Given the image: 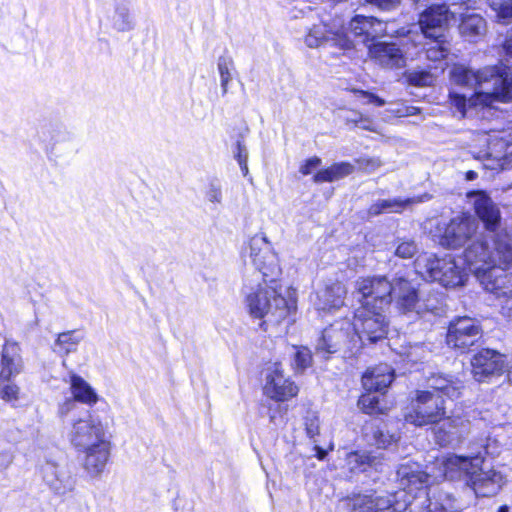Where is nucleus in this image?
Here are the masks:
<instances>
[{"label": "nucleus", "mask_w": 512, "mask_h": 512, "mask_svg": "<svg viewBox=\"0 0 512 512\" xmlns=\"http://www.w3.org/2000/svg\"><path fill=\"white\" fill-rule=\"evenodd\" d=\"M255 270L245 277L242 295L249 315L263 324H279L295 310V302L281 294V268L277 254L264 233H257L246 248Z\"/></svg>", "instance_id": "nucleus-1"}, {"label": "nucleus", "mask_w": 512, "mask_h": 512, "mask_svg": "<svg viewBox=\"0 0 512 512\" xmlns=\"http://www.w3.org/2000/svg\"><path fill=\"white\" fill-rule=\"evenodd\" d=\"M450 75L455 84L475 90L469 98L456 92L450 93L451 106L460 117L477 115L480 109L490 108L495 102L512 101V72L506 67L492 66L473 70L456 65Z\"/></svg>", "instance_id": "nucleus-2"}, {"label": "nucleus", "mask_w": 512, "mask_h": 512, "mask_svg": "<svg viewBox=\"0 0 512 512\" xmlns=\"http://www.w3.org/2000/svg\"><path fill=\"white\" fill-rule=\"evenodd\" d=\"M107 419L95 411L74 420L69 432L71 445L83 454L82 466L91 478H98L104 472L111 455V438Z\"/></svg>", "instance_id": "nucleus-3"}, {"label": "nucleus", "mask_w": 512, "mask_h": 512, "mask_svg": "<svg viewBox=\"0 0 512 512\" xmlns=\"http://www.w3.org/2000/svg\"><path fill=\"white\" fill-rule=\"evenodd\" d=\"M487 237L489 236L478 234L465 247L464 261L483 288L498 301L501 313L512 317V274L494 269V254Z\"/></svg>", "instance_id": "nucleus-4"}, {"label": "nucleus", "mask_w": 512, "mask_h": 512, "mask_svg": "<svg viewBox=\"0 0 512 512\" xmlns=\"http://www.w3.org/2000/svg\"><path fill=\"white\" fill-rule=\"evenodd\" d=\"M441 470L437 475H431L422 471L419 465L415 463L401 464L397 470V476L400 486L403 487L407 494H412V501L415 503L413 509L417 507V500L424 498L427 505L422 512H460L461 507L456 498L443 489H435L432 493H428L426 489L434 481L443 476V466L440 464Z\"/></svg>", "instance_id": "nucleus-5"}, {"label": "nucleus", "mask_w": 512, "mask_h": 512, "mask_svg": "<svg viewBox=\"0 0 512 512\" xmlns=\"http://www.w3.org/2000/svg\"><path fill=\"white\" fill-rule=\"evenodd\" d=\"M443 476L454 480L465 476L477 496L489 497L498 493L505 483L504 475L494 469H486L481 452L474 456L448 455L439 460Z\"/></svg>", "instance_id": "nucleus-6"}, {"label": "nucleus", "mask_w": 512, "mask_h": 512, "mask_svg": "<svg viewBox=\"0 0 512 512\" xmlns=\"http://www.w3.org/2000/svg\"><path fill=\"white\" fill-rule=\"evenodd\" d=\"M467 197L493 243L494 269H509L512 267V234L497 231L501 220L498 207L484 191L469 192Z\"/></svg>", "instance_id": "nucleus-7"}, {"label": "nucleus", "mask_w": 512, "mask_h": 512, "mask_svg": "<svg viewBox=\"0 0 512 512\" xmlns=\"http://www.w3.org/2000/svg\"><path fill=\"white\" fill-rule=\"evenodd\" d=\"M470 145L473 158L485 169L503 170L512 164V137L505 133H478Z\"/></svg>", "instance_id": "nucleus-8"}, {"label": "nucleus", "mask_w": 512, "mask_h": 512, "mask_svg": "<svg viewBox=\"0 0 512 512\" xmlns=\"http://www.w3.org/2000/svg\"><path fill=\"white\" fill-rule=\"evenodd\" d=\"M415 271L425 280L438 282L446 288L464 285L468 274L452 256L439 259L433 253L424 252L414 262Z\"/></svg>", "instance_id": "nucleus-9"}, {"label": "nucleus", "mask_w": 512, "mask_h": 512, "mask_svg": "<svg viewBox=\"0 0 512 512\" xmlns=\"http://www.w3.org/2000/svg\"><path fill=\"white\" fill-rule=\"evenodd\" d=\"M316 350L323 354L343 350L345 355H355L361 350V341L358 336H354L351 321L339 319L323 330Z\"/></svg>", "instance_id": "nucleus-10"}, {"label": "nucleus", "mask_w": 512, "mask_h": 512, "mask_svg": "<svg viewBox=\"0 0 512 512\" xmlns=\"http://www.w3.org/2000/svg\"><path fill=\"white\" fill-rule=\"evenodd\" d=\"M446 415L445 400L442 395L430 390H418L405 414L406 422L418 427L439 423Z\"/></svg>", "instance_id": "nucleus-11"}, {"label": "nucleus", "mask_w": 512, "mask_h": 512, "mask_svg": "<svg viewBox=\"0 0 512 512\" xmlns=\"http://www.w3.org/2000/svg\"><path fill=\"white\" fill-rule=\"evenodd\" d=\"M394 282L385 276L359 278L355 282V294L360 307L384 310L392 302Z\"/></svg>", "instance_id": "nucleus-12"}, {"label": "nucleus", "mask_w": 512, "mask_h": 512, "mask_svg": "<svg viewBox=\"0 0 512 512\" xmlns=\"http://www.w3.org/2000/svg\"><path fill=\"white\" fill-rule=\"evenodd\" d=\"M384 310L358 307L354 312L351 322L354 336H358L361 347L366 343H375L385 338L388 329V322Z\"/></svg>", "instance_id": "nucleus-13"}, {"label": "nucleus", "mask_w": 512, "mask_h": 512, "mask_svg": "<svg viewBox=\"0 0 512 512\" xmlns=\"http://www.w3.org/2000/svg\"><path fill=\"white\" fill-rule=\"evenodd\" d=\"M478 221L471 215L461 214L452 218L440 238V244L449 249H458L468 244L479 234Z\"/></svg>", "instance_id": "nucleus-14"}, {"label": "nucleus", "mask_w": 512, "mask_h": 512, "mask_svg": "<svg viewBox=\"0 0 512 512\" xmlns=\"http://www.w3.org/2000/svg\"><path fill=\"white\" fill-rule=\"evenodd\" d=\"M41 473L44 482L59 495L71 492L75 487L76 478L70 465L65 461L47 459L41 465Z\"/></svg>", "instance_id": "nucleus-15"}, {"label": "nucleus", "mask_w": 512, "mask_h": 512, "mask_svg": "<svg viewBox=\"0 0 512 512\" xmlns=\"http://www.w3.org/2000/svg\"><path fill=\"white\" fill-rule=\"evenodd\" d=\"M481 337V328L475 319L460 317L449 325L447 344L453 348L465 350Z\"/></svg>", "instance_id": "nucleus-16"}, {"label": "nucleus", "mask_w": 512, "mask_h": 512, "mask_svg": "<svg viewBox=\"0 0 512 512\" xmlns=\"http://www.w3.org/2000/svg\"><path fill=\"white\" fill-rule=\"evenodd\" d=\"M403 42L378 41L368 45L369 57L384 68L399 69L406 65Z\"/></svg>", "instance_id": "nucleus-17"}, {"label": "nucleus", "mask_w": 512, "mask_h": 512, "mask_svg": "<svg viewBox=\"0 0 512 512\" xmlns=\"http://www.w3.org/2000/svg\"><path fill=\"white\" fill-rule=\"evenodd\" d=\"M470 422L461 416L444 417L433 429L435 441L442 447L459 443L469 432Z\"/></svg>", "instance_id": "nucleus-18"}, {"label": "nucleus", "mask_w": 512, "mask_h": 512, "mask_svg": "<svg viewBox=\"0 0 512 512\" xmlns=\"http://www.w3.org/2000/svg\"><path fill=\"white\" fill-rule=\"evenodd\" d=\"M305 43L309 48H318L325 43H331L343 50H350L353 41L346 32L328 28L325 23L315 24L305 37Z\"/></svg>", "instance_id": "nucleus-19"}, {"label": "nucleus", "mask_w": 512, "mask_h": 512, "mask_svg": "<svg viewBox=\"0 0 512 512\" xmlns=\"http://www.w3.org/2000/svg\"><path fill=\"white\" fill-rule=\"evenodd\" d=\"M472 374L476 381L484 382L491 376L502 373L505 366L504 356L495 350L483 349L471 360Z\"/></svg>", "instance_id": "nucleus-20"}, {"label": "nucleus", "mask_w": 512, "mask_h": 512, "mask_svg": "<svg viewBox=\"0 0 512 512\" xmlns=\"http://www.w3.org/2000/svg\"><path fill=\"white\" fill-rule=\"evenodd\" d=\"M264 392L271 399L285 401L296 396L298 388L284 377L281 365L274 363L268 368Z\"/></svg>", "instance_id": "nucleus-21"}, {"label": "nucleus", "mask_w": 512, "mask_h": 512, "mask_svg": "<svg viewBox=\"0 0 512 512\" xmlns=\"http://www.w3.org/2000/svg\"><path fill=\"white\" fill-rule=\"evenodd\" d=\"M450 12L446 4L435 5L424 11L419 18V27L426 38L439 39L448 23Z\"/></svg>", "instance_id": "nucleus-22"}, {"label": "nucleus", "mask_w": 512, "mask_h": 512, "mask_svg": "<svg viewBox=\"0 0 512 512\" xmlns=\"http://www.w3.org/2000/svg\"><path fill=\"white\" fill-rule=\"evenodd\" d=\"M346 286L340 281H328L316 291L314 305L320 311L338 310L344 305Z\"/></svg>", "instance_id": "nucleus-23"}, {"label": "nucleus", "mask_w": 512, "mask_h": 512, "mask_svg": "<svg viewBox=\"0 0 512 512\" xmlns=\"http://www.w3.org/2000/svg\"><path fill=\"white\" fill-rule=\"evenodd\" d=\"M420 295L421 292H418L409 281L403 278H398L394 281L392 300H395L397 308L401 313L417 316Z\"/></svg>", "instance_id": "nucleus-24"}, {"label": "nucleus", "mask_w": 512, "mask_h": 512, "mask_svg": "<svg viewBox=\"0 0 512 512\" xmlns=\"http://www.w3.org/2000/svg\"><path fill=\"white\" fill-rule=\"evenodd\" d=\"M340 30L346 33H352L356 37H363V42L383 34H388L385 23L374 17H366L363 15L354 16L349 22L348 28L345 29L341 27ZM347 35L349 36V34Z\"/></svg>", "instance_id": "nucleus-25"}, {"label": "nucleus", "mask_w": 512, "mask_h": 512, "mask_svg": "<svg viewBox=\"0 0 512 512\" xmlns=\"http://www.w3.org/2000/svg\"><path fill=\"white\" fill-rule=\"evenodd\" d=\"M24 367L21 348L15 342L6 341L1 351L0 375L16 377Z\"/></svg>", "instance_id": "nucleus-26"}, {"label": "nucleus", "mask_w": 512, "mask_h": 512, "mask_svg": "<svg viewBox=\"0 0 512 512\" xmlns=\"http://www.w3.org/2000/svg\"><path fill=\"white\" fill-rule=\"evenodd\" d=\"M72 398L79 403L87 406H94L99 401V395L95 389L80 375L74 371L68 373V379Z\"/></svg>", "instance_id": "nucleus-27"}, {"label": "nucleus", "mask_w": 512, "mask_h": 512, "mask_svg": "<svg viewBox=\"0 0 512 512\" xmlns=\"http://www.w3.org/2000/svg\"><path fill=\"white\" fill-rule=\"evenodd\" d=\"M393 378V369L388 364H380L363 375L362 383L367 391L381 392L389 387Z\"/></svg>", "instance_id": "nucleus-28"}, {"label": "nucleus", "mask_w": 512, "mask_h": 512, "mask_svg": "<svg viewBox=\"0 0 512 512\" xmlns=\"http://www.w3.org/2000/svg\"><path fill=\"white\" fill-rule=\"evenodd\" d=\"M401 488H403L401 486ZM415 503L412 501V494H407L404 489L393 496L374 497L373 512H399L410 509L413 511Z\"/></svg>", "instance_id": "nucleus-29"}, {"label": "nucleus", "mask_w": 512, "mask_h": 512, "mask_svg": "<svg viewBox=\"0 0 512 512\" xmlns=\"http://www.w3.org/2000/svg\"><path fill=\"white\" fill-rule=\"evenodd\" d=\"M428 387L432 389V393L442 395V397L446 396L449 399H457L461 395L463 385L461 381L451 376L437 374L428 378Z\"/></svg>", "instance_id": "nucleus-30"}, {"label": "nucleus", "mask_w": 512, "mask_h": 512, "mask_svg": "<svg viewBox=\"0 0 512 512\" xmlns=\"http://www.w3.org/2000/svg\"><path fill=\"white\" fill-rule=\"evenodd\" d=\"M459 31L467 41L478 42L487 32V23L479 14H466L462 16Z\"/></svg>", "instance_id": "nucleus-31"}, {"label": "nucleus", "mask_w": 512, "mask_h": 512, "mask_svg": "<svg viewBox=\"0 0 512 512\" xmlns=\"http://www.w3.org/2000/svg\"><path fill=\"white\" fill-rule=\"evenodd\" d=\"M363 437L365 442L377 449H388L398 440L395 434L384 431L375 422H367L363 427Z\"/></svg>", "instance_id": "nucleus-32"}, {"label": "nucleus", "mask_w": 512, "mask_h": 512, "mask_svg": "<svg viewBox=\"0 0 512 512\" xmlns=\"http://www.w3.org/2000/svg\"><path fill=\"white\" fill-rule=\"evenodd\" d=\"M347 465L352 472H364L368 468H375L382 464L383 454L368 451H355L347 455Z\"/></svg>", "instance_id": "nucleus-33"}, {"label": "nucleus", "mask_w": 512, "mask_h": 512, "mask_svg": "<svg viewBox=\"0 0 512 512\" xmlns=\"http://www.w3.org/2000/svg\"><path fill=\"white\" fill-rule=\"evenodd\" d=\"M82 341V336L77 331H66L59 333L52 345L54 353L61 357H66L77 350Z\"/></svg>", "instance_id": "nucleus-34"}, {"label": "nucleus", "mask_w": 512, "mask_h": 512, "mask_svg": "<svg viewBox=\"0 0 512 512\" xmlns=\"http://www.w3.org/2000/svg\"><path fill=\"white\" fill-rule=\"evenodd\" d=\"M355 168L351 163L340 162L335 163L332 166L318 171L313 181L315 183L333 182L342 179L354 172Z\"/></svg>", "instance_id": "nucleus-35"}, {"label": "nucleus", "mask_w": 512, "mask_h": 512, "mask_svg": "<svg viewBox=\"0 0 512 512\" xmlns=\"http://www.w3.org/2000/svg\"><path fill=\"white\" fill-rule=\"evenodd\" d=\"M414 202L413 199H382L373 203L368 209L369 216H377L381 213H398Z\"/></svg>", "instance_id": "nucleus-36"}, {"label": "nucleus", "mask_w": 512, "mask_h": 512, "mask_svg": "<svg viewBox=\"0 0 512 512\" xmlns=\"http://www.w3.org/2000/svg\"><path fill=\"white\" fill-rule=\"evenodd\" d=\"M111 21L113 28L119 32L130 31L135 26L130 9L125 4H120L115 7Z\"/></svg>", "instance_id": "nucleus-37"}, {"label": "nucleus", "mask_w": 512, "mask_h": 512, "mask_svg": "<svg viewBox=\"0 0 512 512\" xmlns=\"http://www.w3.org/2000/svg\"><path fill=\"white\" fill-rule=\"evenodd\" d=\"M14 377L0 375V399L7 403H15L20 398V387L14 382Z\"/></svg>", "instance_id": "nucleus-38"}, {"label": "nucleus", "mask_w": 512, "mask_h": 512, "mask_svg": "<svg viewBox=\"0 0 512 512\" xmlns=\"http://www.w3.org/2000/svg\"><path fill=\"white\" fill-rule=\"evenodd\" d=\"M442 312L441 301L436 294H424L421 292L418 303L417 316H424L426 313L438 315Z\"/></svg>", "instance_id": "nucleus-39"}, {"label": "nucleus", "mask_w": 512, "mask_h": 512, "mask_svg": "<svg viewBox=\"0 0 512 512\" xmlns=\"http://www.w3.org/2000/svg\"><path fill=\"white\" fill-rule=\"evenodd\" d=\"M217 68L220 76V85L222 95L228 92V85L232 80V71L234 70V62L231 57L222 56L218 59Z\"/></svg>", "instance_id": "nucleus-40"}, {"label": "nucleus", "mask_w": 512, "mask_h": 512, "mask_svg": "<svg viewBox=\"0 0 512 512\" xmlns=\"http://www.w3.org/2000/svg\"><path fill=\"white\" fill-rule=\"evenodd\" d=\"M489 5L496 13L497 21L508 24L512 21V0H488Z\"/></svg>", "instance_id": "nucleus-41"}, {"label": "nucleus", "mask_w": 512, "mask_h": 512, "mask_svg": "<svg viewBox=\"0 0 512 512\" xmlns=\"http://www.w3.org/2000/svg\"><path fill=\"white\" fill-rule=\"evenodd\" d=\"M374 497L369 495H358L347 501L350 512H373Z\"/></svg>", "instance_id": "nucleus-42"}, {"label": "nucleus", "mask_w": 512, "mask_h": 512, "mask_svg": "<svg viewBox=\"0 0 512 512\" xmlns=\"http://www.w3.org/2000/svg\"><path fill=\"white\" fill-rule=\"evenodd\" d=\"M312 364V354L307 347L296 348L293 356V368L296 372H302Z\"/></svg>", "instance_id": "nucleus-43"}, {"label": "nucleus", "mask_w": 512, "mask_h": 512, "mask_svg": "<svg viewBox=\"0 0 512 512\" xmlns=\"http://www.w3.org/2000/svg\"><path fill=\"white\" fill-rule=\"evenodd\" d=\"M418 252V245L412 239H398L395 255L402 259H410Z\"/></svg>", "instance_id": "nucleus-44"}, {"label": "nucleus", "mask_w": 512, "mask_h": 512, "mask_svg": "<svg viewBox=\"0 0 512 512\" xmlns=\"http://www.w3.org/2000/svg\"><path fill=\"white\" fill-rule=\"evenodd\" d=\"M359 408L367 414H374L381 411L379 397L372 393L362 395L358 400Z\"/></svg>", "instance_id": "nucleus-45"}, {"label": "nucleus", "mask_w": 512, "mask_h": 512, "mask_svg": "<svg viewBox=\"0 0 512 512\" xmlns=\"http://www.w3.org/2000/svg\"><path fill=\"white\" fill-rule=\"evenodd\" d=\"M426 48V56L432 61H438L445 58L448 54V50L444 47V42L439 39H432Z\"/></svg>", "instance_id": "nucleus-46"}, {"label": "nucleus", "mask_w": 512, "mask_h": 512, "mask_svg": "<svg viewBox=\"0 0 512 512\" xmlns=\"http://www.w3.org/2000/svg\"><path fill=\"white\" fill-rule=\"evenodd\" d=\"M41 137L44 141L49 140V142L56 143L65 139L66 133L62 130L60 126L57 125H48L42 128Z\"/></svg>", "instance_id": "nucleus-47"}, {"label": "nucleus", "mask_w": 512, "mask_h": 512, "mask_svg": "<svg viewBox=\"0 0 512 512\" xmlns=\"http://www.w3.org/2000/svg\"><path fill=\"white\" fill-rule=\"evenodd\" d=\"M356 162L359 169L365 173H372L382 166V161L378 157H361Z\"/></svg>", "instance_id": "nucleus-48"}, {"label": "nucleus", "mask_w": 512, "mask_h": 512, "mask_svg": "<svg viewBox=\"0 0 512 512\" xmlns=\"http://www.w3.org/2000/svg\"><path fill=\"white\" fill-rule=\"evenodd\" d=\"M408 81L415 86H429L433 81V77L427 71H414L409 73Z\"/></svg>", "instance_id": "nucleus-49"}, {"label": "nucleus", "mask_w": 512, "mask_h": 512, "mask_svg": "<svg viewBox=\"0 0 512 512\" xmlns=\"http://www.w3.org/2000/svg\"><path fill=\"white\" fill-rule=\"evenodd\" d=\"M304 424L308 437L314 438L319 434V417L315 412L307 413Z\"/></svg>", "instance_id": "nucleus-50"}, {"label": "nucleus", "mask_w": 512, "mask_h": 512, "mask_svg": "<svg viewBox=\"0 0 512 512\" xmlns=\"http://www.w3.org/2000/svg\"><path fill=\"white\" fill-rule=\"evenodd\" d=\"M205 196L209 202L221 203L222 201V188L217 180H212L206 190Z\"/></svg>", "instance_id": "nucleus-51"}, {"label": "nucleus", "mask_w": 512, "mask_h": 512, "mask_svg": "<svg viewBox=\"0 0 512 512\" xmlns=\"http://www.w3.org/2000/svg\"><path fill=\"white\" fill-rule=\"evenodd\" d=\"M321 164V159L317 156H313L305 161L303 165L300 167V172L303 175H309L312 171L318 168Z\"/></svg>", "instance_id": "nucleus-52"}, {"label": "nucleus", "mask_w": 512, "mask_h": 512, "mask_svg": "<svg viewBox=\"0 0 512 512\" xmlns=\"http://www.w3.org/2000/svg\"><path fill=\"white\" fill-rule=\"evenodd\" d=\"M424 353V347L422 345L416 344L414 346H411L410 349L405 353V355L409 361L416 362L424 357Z\"/></svg>", "instance_id": "nucleus-53"}, {"label": "nucleus", "mask_w": 512, "mask_h": 512, "mask_svg": "<svg viewBox=\"0 0 512 512\" xmlns=\"http://www.w3.org/2000/svg\"><path fill=\"white\" fill-rule=\"evenodd\" d=\"M365 2L372 4L381 10H391L399 4V0H365Z\"/></svg>", "instance_id": "nucleus-54"}, {"label": "nucleus", "mask_w": 512, "mask_h": 512, "mask_svg": "<svg viewBox=\"0 0 512 512\" xmlns=\"http://www.w3.org/2000/svg\"><path fill=\"white\" fill-rule=\"evenodd\" d=\"M234 157L237 160L238 164L243 162H248V150L246 146L238 141L236 144V150L234 151Z\"/></svg>", "instance_id": "nucleus-55"}, {"label": "nucleus", "mask_w": 512, "mask_h": 512, "mask_svg": "<svg viewBox=\"0 0 512 512\" xmlns=\"http://www.w3.org/2000/svg\"><path fill=\"white\" fill-rule=\"evenodd\" d=\"M355 93H358L362 97L366 98L367 103L375 104L376 106H379V107L384 106L386 103L384 99H382V98L378 97L377 95L370 93V92H366L363 90H356Z\"/></svg>", "instance_id": "nucleus-56"}, {"label": "nucleus", "mask_w": 512, "mask_h": 512, "mask_svg": "<svg viewBox=\"0 0 512 512\" xmlns=\"http://www.w3.org/2000/svg\"><path fill=\"white\" fill-rule=\"evenodd\" d=\"M76 406V401L71 399H66L62 404L59 406L58 413L60 416H66L71 410H73Z\"/></svg>", "instance_id": "nucleus-57"}, {"label": "nucleus", "mask_w": 512, "mask_h": 512, "mask_svg": "<svg viewBox=\"0 0 512 512\" xmlns=\"http://www.w3.org/2000/svg\"><path fill=\"white\" fill-rule=\"evenodd\" d=\"M394 113L398 117H406V116H412V115L419 114L420 109L418 107H414V106H405V107L397 109L396 111H394Z\"/></svg>", "instance_id": "nucleus-58"}, {"label": "nucleus", "mask_w": 512, "mask_h": 512, "mask_svg": "<svg viewBox=\"0 0 512 512\" xmlns=\"http://www.w3.org/2000/svg\"><path fill=\"white\" fill-rule=\"evenodd\" d=\"M348 121L349 122H353L354 124H356L357 126L361 127L362 129H366V130H373L369 125H368V120L363 118L362 115H356L355 114V117L354 118H348Z\"/></svg>", "instance_id": "nucleus-59"}, {"label": "nucleus", "mask_w": 512, "mask_h": 512, "mask_svg": "<svg viewBox=\"0 0 512 512\" xmlns=\"http://www.w3.org/2000/svg\"><path fill=\"white\" fill-rule=\"evenodd\" d=\"M11 456L6 453H0V470L6 469L11 463Z\"/></svg>", "instance_id": "nucleus-60"}, {"label": "nucleus", "mask_w": 512, "mask_h": 512, "mask_svg": "<svg viewBox=\"0 0 512 512\" xmlns=\"http://www.w3.org/2000/svg\"><path fill=\"white\" fill-rule=\"evenodd\" d=\"M486 442H487L486 444L482 445L484 453L487 454V455H494V454H496L497 450H496V448L492 449L491 444H490V439H487Z\"/></svg>", "instance_id": "nucleus-61"}, {"label": "nucleus", "mask_w": 512, "mask_h": 512, "mask_svg": "<svg viewBox=\"0 0 512 512\" xmlns=\"http://www.w3.org/2000/svg\"><path fill=\"white\" fill-rule=\"evenodd\" d=\"M315 450H316V456L319 460H323L327 454V452L322 449L321 447L319 446H315Z\"/></svg>", "instance_id": "nucleus-62"}, {"label": "nucleus", "mask_w": 512, "mask_h": 512, "mask_svg": "<svg viewBox=\"0 0 512 512\" xmlns=\"http://www.w3.org/2000/svg\"><path fill=\"white\" fill-rule=\"evenodd\" d=\"M239 166H240L243 176L248 177L249 176L248 162L239 163Z\"/></svg>", "instance_id": "nucleus-63"}, {"label": "nucleus", "mask_w": 512, "mask_h": 512, "mask_svg": "<svg viewBox=\"0 0 512 512\" xmlns=\"http://www.w3.org/2000/svg\"><path fill=\"white\" fill-rule=\"evenodd\" d=\"M477 177H478V174L475 171H473V170L467 171L466 174H465V178H466L467 181H473Z\"/></svg>", "instance_id": "nucleus-64"}]
</instances>
